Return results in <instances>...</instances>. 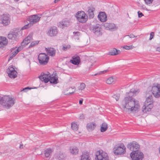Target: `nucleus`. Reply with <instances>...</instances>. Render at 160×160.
Returning a JSON list of instances; mask_svg holds the SVG:
<instances>
[{"label": "nucleus", "instance_id": "1", "mask_svg": "<svg viewBox=\"0 0 160 160\" xmlns=\"http://www.w3.org/2000/svg\"><path fill=\"white\" fill-rule=\"evenodd\" d=\"M137 92L135 90L131 89L128 93V95L125 97L122 101V105L124 109L127 108L133 113L138 112L140 108L139 102L132 97Z\"/></svg>", "mask_w": 160, "mask_h": 160}, {"label": "nucleus", "instance_id": "2", "mask_svg": "<svg viewBox=\"0 0 160 160\" xmlns=\"http://www.w3.org/2000/svg\"><path fill=\"white\" fill-rule=\"evenodd\" d=\"M40 80L42 81H44L45 83H47L48 81L50 83L56 84L58 83V77L57 76L51 75L50 73L48 72L46 73H41L40 76L39 77Z\"/></svg>", "mask_w": 160, "mask_h": 160}, {"label": "nucleus", "instance_id": "3", "mask_svg": "<svg viewBox=\"0 0 160 160\" xmlns=\"http://www.w3.org/2000/svg\"><path fill=\"white\" fill-rule=\"evenodd\" d=\"M0 103L3 107L8 109L14 104L15 100L9 96H4L0 98Z\"/></svg>", "mask_w": 160, "mask_h": 160}, {"label": "nucleus", "instance_id": "4", "mask_svg": "<svg viewBox=\"0 0 160 160\" xmlns=\"http://www.w3.org/2000/svg\"><path fill=\"white\" fill-rule=\"evenodd\" d=\"M40 18V17L38 16L37 15H34L29 16L28 19L29 23L22 27V29H26L31 27L34 24L38 22Z\"/></svg>", "mask_w": 160, "mask_h": 160}, {"label": "nucleus", "instance_id": "5", "mask_svg": "<svg viewBox=\"0 0 160 160\" xmlns=\"http://www.w3.org/2000/svg\"><path fill=\"white\" fill-rule=\"evenodd\" d=\"M75 16L78 21L81 23H85L88 20V16L84 11H78Z\"/></svg>", "mask_w": 160, "mask_h": 160}, {"label": "nucleus", "instance_id": "6", "mask_svg": "<svg viewBox=\"0 0 160 160\" xmlns=\"http://www.w3.org/2000/svg\"><path fill=\"white\" fill-rule=\"evenodd\" d=\"M126 147L122 143L119 146H116L113 148L114 153L116 155H121L126 152Z\"/></svg>", "mask_w": 160, "mask_h": 160}, {"label": "nucleus", "instance_id": "7", "mask_svg": "<svg viewBox=\"0 0 160 160\" xmlns=\"http://www.w3.org/2000/svg\"><path fill=\"white\" fill-rule=\"evenodd\" d=\"M38 59L40 64L44 65L48 63L49 57L45 53H41L38 55Z\"/></svg>", "mask_w": 160, "mask_h": 160}, {"label": "nucleus", "instance_id": "8", "mask_svg": "<svg viewBox=\"0 0 160 160\" xmlns=\"http://www.w3.org/2000/svg\"><path fill=\"white\" fill-rule=\"evenodd\" d=\"M96 156L98 160H109L107 153L102 150L97 151Z\"/></svg>", "mask_w": 160, "mask_h": 160}, {"label": "nucleus", "instance_id": "9", "mask_svg": "<svg viewBox=\"0 0 160 160\" xmlns=\"http://www.w3.org/2000/svg\"><path fill=\"white\" fill-rule=\"evenodd\" d=\"M127 148L133 153L138 151L139 145L136 142L133 141L128 144Z\"/></svg>", "mask_w": 160, "mask_h": 160}, {"label": "nucleus", "instance_id": "10", "mask_svg": "<svg viewBox=\"0 0 160 160\" xmlns=\"http://www.w3.org/2000/svg\"><path fill=\"white\" fill-rule=\"evenodd\" d=\"M130 157L132 160H142L143 158V153L139 151L130 154Z\"/></svg>", "mask_w": 160, "mask_h": 160}, {"label": "nucleus", "instance_id": "11", "mask_svg": "<svg viewBox=\"0 0 160 160\" xmlns=\"http://www.w3.org/2000/svg\"><path fill=\"white\" fill-rule=\"evenodd\" d=\"M152 91L153 96L156 98L160 97V84H153L152 87Z\"/></svg>", "mask_w": 160, "mask_h": 160}, {"label": "nucleus", "instance_id": "12", "mask_svg": "<svg viewBox=\"0 0 160 160\" xmlns=\"http://www.w3.org/2000/svg\"><path fill=\"white\" fill-rule=\"evenodd\" d=\"M10 18L8 14H3L0 19V23L4 26L8 25L10 23Z\"/></svg>", "mask_w": 160, "mask_h": 160}, {"label": "nucleus", "instance_id": "13", "mask_svg": "<svg viewBox=\"0 0 160 160\" xmlns=\"http://www.w3.org/2000/svg\"><path fill=\"white\" fill-rule=\"evenodd\" d=\"M6 72L8 76L10 78H15L17 77V72L12 66H9L7 69Z\"/></svg>", "mask_w": 160, "mask_h": 160}, {"label": "nucleus", "instance_id": "14", "mask_svg": "<svg viewBox=\"0 0 160 160\" xmlns=\"http://www.w3.org/2000/svg\"><path fill=\"white\" fill-rule=\"evenodd\" d=\"M19 34H20V31L18 32L17 31H15L14 32H12L8 34V37L9 39L16 41L18 39V36Z\"/></svg>", "mask_w": 160, "mask_h": 160}, {"label": "nucleus", "instance_id": "15", "mask_svg": "<svg viewBox=\"0 0 160 160\" xmlns=\"http://www.w3.org/2000/svg\"><path fill=\"white\" fill-rule=\"evenodd\" d=\"M90 30L92 31L94 34L97 35L99 36L101 34V28L99 25H96L90 28Z\"/></svg>", "mask_w": 160, "mask_h": 160}, {"label": "nucleus", "instance_id": "16", "mask_svg": "<svg viewBox=\"0 0 160 160\" xmlns=\"http://www.w3.org/2000/svg\"><path fill=\"white\" fill-rule=\"evenodd\" d=\"M70 25L69 21L66 19H63L62 21L60 22L58 26L60 28H63L65 27H67Z\"/></svg>", "mask_w": 160, "mask_h": 160}, {"label": "nucleus", "instance_id": "17", "mask_svg": "<svg viewBox=\"0 0 160 160\" xmlns=\"http://www.w3.org/2000/svg\"><path fill=\"white\" fill-rule=\"evenodd\" d=\"M45 50L48 55L49 56L53 57L55 56L56 52V50L52 48H45Z\"/></svg>", "mask_w": 160, "mask_h": 160}, {"label": "nucleus", "instance_id": "18", "mask_svg": "<svg viewBox=\"0 0 160 160\" xmlns=\"http://www.w3.org/2000/svg\"><path fill=\"white\" fill-rule=\"evenodd\" d=\"M152 96H149L147 98L146 101L144 102V104L146 105H149V106L150 108H148L149 109L150 108H152L153 105L152 104Z\"/></svg>", "mask_w": 160, "mask_h": 160}, {"label": "nucleus", "instance_id": "19", "mask_svg": "<svg viewBox=\"0 0 160 160\" xmlns=\"http://www.w3.org/2000/svg\"><path fill=\"white\" fill-rule=\"evenodd\" d=\"M58 33L56 27H52L50 28L48 34L51 37L55 36Z\"/></svg>", "mask_w": 160, "mask_h": 160}, {"label": "nucleus", "instance_id": "20", "mask_svg": "<svg viewBox=\"0 0 160 160\" xmlns=\"http://www.w3.org/2000/svg\"><path fill=\"white\" fill-rule=\"evenodd\" d=\"M98 18L102 22H105L107 20V16L104 12H100L98 15Z\"/></svg>", "mask_w": 160, "mask_h": 160}, {"label": "nucleus", "instance_id": "21", "mask_svg": "<svg viewBox=\"0 0 160 160\" xmlns=\"http://www.w3.org/2000/svg\"><path fill=\"white\" fill-rule=\"evenodd\" d=\"M70 62L72 64L75 65H78L80 62V58L78 56H74L72 58V59L70 60Z\"/></svg>", "mask_w": 160, "mask_h": 160}, {"label": "nucleus", "instance_id": "22", "mask_svg": "<svg viewBox=\"0 0 160 160\" xmlns=\"http://www.w3.org/2000/svg\"><path fill=\"white\" fill-rule=\"evenodd\" d=\"M104 26L107 29L110 30L114 29L115 25L112 23H105L104 24Z\"/></svg>", "mask_w": 160, "mask_h": 160}, {"label": "nucleus", "instance_id": "23", "mask_svg": "<svg viewBox=\"0 0 160 160\" xmlns=\"http://www.w3.org/2000/svg\"><path fill=\"white\" fill-rule=\"evenodd\" d=\"M8 43V40L6 38L2 37H0V46L6 45Z\"/></svg>", "mask_w": 160, "mask_h": 160}, {"label": "nucleus", "instance_id": "24", "mask_svg": "<svg viewBox=\"0 0 160 160\" xmlns=\"http://www.w3.org/2000/svg\"><path fill=\"white\" fill-rule=\"evenodd\" d=\"M95 10V8L93 7L89 8L88 11V14L90 18H92L94 16L93 11Z\"/></svg>", "mask_w": 160, "mask_h": 160}, {"label": "nucleus", "instance_id": "25", "mask_svg": "<svg viewBox=\"0 0 160 160\" xmlns=\"http://www.w3.org/2000/svg\"><path fill=\"white\" fill-rule=\"evenodd\" d=\"M70 152L74 155H76L78 153V150L76 147H71L70 148Z\"/></svg>", "mask_w": 160, "mask_h": 160}, {"label": "nucleus", "instance_id": "26", "mask_svg": "<svg viewBox=\"0 0 160 160\" xmlns=\"http://www.w3.org/2000/svg\"><path fill=\"white\" fill-rule=\"evenodd\" d=\"M149 105H146L144 104V106L142 107V111L144 113H146L147 112L150 111L151 110V109L152 108H150L149 109L148 108H150L149 106Z\"/></svg>", "mask_w": 160, "mask_h": 160}, {"label": "nucleus", "instance_id": "27", "mask_svg": "<svg viewBox=\"0 0 160 160\" xmlns=\"http://www.w3.org/2000/svg\"><path fill=\"white\" fill-rule=\"evenodd\" d=\"M96 127L95 124L93 122L88 123L87 125V128L88 130H93Z\"/></svg>", "mask_w": 160, "mask_h": 160}, {"label": "nucleus", "instance_id": "28", "mask_svg": "<svg viewBox=\"0 0 160 160\" xmlns=\"http://www.w3.org/2000/svg\"><path fill=\"white\" fill-rule=\"evenodd\" d=\"M56 157L58 160H63L65 158L66 156L62 153L60 152L57 155Z\"/></svg>", "mask_w": 160, "mask_h": 160}, {"label": "nucleus", "instance_id": "29", "mask_svg": "<svg viewBox=\"0 0 160 160\" xmlns=\"http://www.w3.org/2000/svg\"><path fill=\"white\" fill-rule=\"evenodd\" d=\"M108 126L107 124L105 122L103 123L101 127V131L103 132L105 131L108 129Z\"/></svg>", "mask_w": 160, "mask_h": 160}, {"label": "nucleus", "instance_id": "30", "mask_svg": "<svg viewBox=\"0 0 160 160\" xmlns=\"http://www.w3.org/2000/svg\"><path fill=\"white\" fill-rule=\"evenodd\" d=\"M52 152L51 149L48 148L45 151L44 154L46 158H48Z\"/></svg>", "mask_w": 160, "mask_h": 160}, {"label": "nucleus", "instance_id": "31", "mask_svg": "<svg viewBox=\"0 0 160 160\" xmlns=\"http://www.w3.org/2000/svg\"><path fill=\"white\" fill-rule=\"evenodd\" d=\"M115 81V78L113 77H110L108 78L106 80V82L108 84L114 83Z\"/></svg>", "mask_w": 160, "mask_h": 160}, {"label": "nucleus", "instance_id": "32", "mask_svg": "<svg viewBox=\"0 0 160 160\" xmlns=\"http://www.w3.org/2000/svg\"><path fill=\"white\" fill-rule=\"evenodd\" d=\"M88 153H84L82 155L81 158V160H91L89 158Z\"/></svg>", "mask_w": 160, "mask_h": 160}, {"label": "nucleus", "instance_id": "33", "mask_svg": "<svg viewBox=\"0 0 160 160\" xmlns=\"http://www.w3.org/2000/svg\"><path fill=\"white\" fill-rule=\"evenodd\" d=\"M118 52H120V51L117 50L116 48H113L112 50H111L109 52V54L111 55H116L118 54Z\"/></svg>", "mask_w": 160, "mask_h": 160}, {"label": "nucleus", "instance_id": "34", "mask_svg": "<svg viewBox=\"0 0 160 160\" xmlns=\"http://www.w3.org/2000/svg\"><path fill=\"white\" fill-rule=\"evenodd\" d=\"M71 128L74 131H77L78 129V126L75 122H72L71 124Z\"/></svg>", "mask_w": 160, "mask_h": 160}, {"label": "nucleus", "instance_id": "35", "mask_svg": "<svg viewBox=\"0 0 160 160\" xmlns=\"http://www.w3.org/2000/svg\"><path fill=\"white\" fill-rule=\"evenodd\" d=\"M32 39V34H29L27 38H25V41H28V42H30L31 40Z\"/></svg>", "mask_w": 160, "mask_h": 160}, {"label": "nucleus", "instance_id": "36", "mask_svg": "<svg viewBox=\"0 0 160 160\" xmlns=\"http://www.w3.org/2000/svg\"><path fill=\"white\" fill-rule=\"evenodd\" d=\"M86 87L85 84L83 83H82L80 84V85L78 87V89L80 90H83Z\"/></svg>", "mask_w": 160, "mask_h": 160}, {"label": "nucleus", "instance_id": "37", "mask_svg": "<svg viewBox=\"0 0 160 160\" xmlns=\"http://www.w3.org/2000/svg\"><path fill=\"white\" fill-rule=\"evenodd\" d=\"M39 42L38 41H36L33 42H32L30 44V45L29 46V48H30L31 47L34 46L38 44Z\"/></svg>", "mask_w": 160, "mask_h": 160}, {"label": "nucleus", "instance_id": "38", "mask_svg": "<svg viewBox=\"0 0 160 160\" xmlns=\"http://www.w3.org/2000/svg\"><path fill=\"white\" fill-rule=\"evenodd\" d=\"M30 43L28 41H25V38L21 43V45L22 46H25L27 45L28 43Z\"/></svg>", "mask_w": 160, "mask_h": 160}, {"label": "nucleus", "instance_id": "39", "mask_svg": "<svg viewBox=\"0 0 160 160\" xmlns=\"http://www.w3.org/2000/svg\"><path fill=\"white\" fill-rule=\"evenodd\" d=\"M70 46L69 45H63L62 49L64 51H66L68 49L70 48Z\"/></svg>", "mask_w": 160, "mask_h": 160}, {"label": "nucleus", "instance_id": "40", "mask_svg": "<svg viewBox=\"0 0 160 160\" xmlns=\"http://www.w3.org/2000/svg\"><path fill=\"white\" fill-rule=\"evenodd\" d=\"M133 46L132 45H130L129 46H126L123 47V48L126 50H129L133 48Z\"/></svg>", "mask_w": 160, "mask_h": 160}, {"label": "nucleus", "instance_id": "41", "mask_svg": "<svg viewBox=\"0 0 160 160\" xmlns=\"http://www.w3.org/2000/svg\"><path fill=\"white\" fill-rule=\"evenodd\" d=\"M18 52L16 50L13 52L11 54V57L13 58L18 53Z\"/></svg>", "mask_w": 160, "mask_h": 160}, {"label": "nucleus", "instance_id": "42", "mask_svg": "<svg viewBox=\"0 0 160 160\" xmlns=\"http://www.w3.org/2000/svg\"><path fill=\"white\" fill-rule=\"evenodd\" d=\"M120 96L119 94L114 95L112 97L115 98L117 101H118L119 99Z\"/></svg>", "mask_w": 160, "mask_h": 160}, {"label": "nucleus", "instance_id": "43", "mask_svg": "<svg viewBox=\"0 0 160 160\" xmlns=\"http://www.w3.org/2000/svg\"><path fill=\"white\" fill-rule=\"evenodd\" d=\"M154 32H152L150 34V37L149 38V40H151L154 37Z\"/></svg>", "mask_w": 160, "mask_h": 160}, {"label": "nucleus", "instance_id": "44", "mask_svg": "<svg viewBox=\"0 0 160 160\" xmlns=\"http://www.w3.org/2000/svg\"><path fill=\"white\" fill-rule=\"evenodd\" d=\"M146 3L147 4L152 3L153 0H144Z\"/></svg>", "mask_w": 160, "mask_h": 160}, {"label": "nucleus", "instance_id": "45", "mask_svg": "<svg viewBox=\"0 0 160 160\" xmlns=\"http://www.w3.org/2000/svg\"><path fill=\"white\" fill-rule=\"evenodd\" d=\"M32 88H30L29 87H27L26 88H23L22 91H24V92H26V90L28 89V90H30Z\"/></svg>", "mask_w": 160, "mask_h": 160}, {"label": "nucleus", "instance_id": "46", "mask_svg": "<svg viewBox=\"0 0 160 160\" xmlns=\"http://www.w3.org/2000/svg\"><path fill=\"white\" fill-rule=\"evenodd\" d=\"M73 33L75 36H79L80 35V32H74Z\"/></svg>", "mask_w": 160, "mask_h": 160}, {"label": "nucleus", "instance_id": "47", "mask_svg": "<svg viewBox=\"0 0 160 160\" xmlns=\"http://www.w3.org/2000/svg\"><path fill=\"white\" fill-rule=\"evenodd\" d=\"M138 16L139 18H141L143 16V14L142 13L140 12V11L138 12Z\"/></svg>", "mask_w": 160, "mask_h": 160}, {"label": "nucleus", "instance_id": "48", "mask_svg": "<svg viewBox=\"0 0 160 160\" xmlns=\"http://www.w3.org/2000/svg\"><path fill=\"white\" fill-rule=\"evenodd\" d=\"M79 118L80 119H83L84 118V114H81L79 117Z\"/></svg>", "mask_w": 160, "mask_h": 160}, {"label": "nucleus", "instance_id": "49", "mask_svg": "<svg viewBox=\"0 0 160 160\" xmlns=\"http://www.w3.org/2000/svg\"><path fill=\"white\" fill-rule=\"evenodd\" d=\"M128 36H129L130 38H133L135 37L134 35L133 34H131L129 35H128Z\"/></svg>", "mask_w": 160, "mask_h": 160}, {"label": "nucleus", "instance_id": "50", "mask_svg": "<svg viewBox=\"0 0 160 160\" xmlns=\"http://www.w3.org/2000/svg\"><path fill=\"white\" fill-rule=\"evenodd\" d=\"M142 9H143L146 10H147V11H148V10L146 8V7L145 6H144L143 5V6H142Z\"/></svg>", "mask_w": 160, "mask_h": 160}, {"label": "nucleus", "instance_id": "51", "mask_svg": "<svg viewBox=\"0 0 160 160\" xmlns=\"http://www.w3.org/2000/svg\"><path fill=\"white\" fill-rule=\"evenodd\" d=\"M83 102V99H82L79 101V103L81 105L82 104Z\"/></svg>", "mask_w": 160, "mask_h": 160}, {"label": "nucleus", "instance_id": "52", "mask_svg": "<svg viewBox=\"0 0 160 160\" xmlns=\"http://www.w3.org/2000/svg\"><path fill=\"white\" fill-rule=\"evenodd\" d=\"M21 47L18 48L16 50L18 52L21 50Z\"/></svg>", "mask_w": 160, "mask_h": 160}, {"label": "nucleus", "instance_id": "53", "mask_svg": "<svg viewBox=\"0 0 160 160\" xmlns=\"http://www.w3.org/2000/svg\"><path fill=\"white\" fill-rule=\"evenodd\" d=\"M23 145L22 144H20V146H19V148L20 149L22 148H23Z\"/></svg>", "mask_w": 160, "mask_h": 160}, {"label": "nucleus", "instance_id": "54", "mask_svg": "<svg viewBox=\"0 0 160 160\" xmlns=\"http://www.w3.org/2000/svg\"><path fill=\"white\" fill-rule=\"evenodd\" d=\"M157 51L160 52V47L157 48Z\"/></svg>", "mask_w": 160, "mask_h": 160}, {"label": "nucleus", "instance_id": "55", "mask_svg": "<svg viewBox=\"0 0 160 160\" xmlns=\"http://www.w3.org/2000/svg\"><path fill=\"white\" fill-rule=\"evenodd\" d=\"M74 92H69V93H68L67 94H66V95H71L72 93H73Z\"/></svg>", "mask_w": 160, "mask_h": 160}, {"label": "nucleus", "instance_id": "56", "mask_svg": "<svg viewBox=\"0 0 160 160\" xmlns=\"http://www.w3.org/2000/svg\"><path fill=\"white\" fill-rule=\"evenodd\" d=\"M108 70H106L102 71V72L103 73H104L105 72H106L107 71H108Z\"/></svg>", "mask_w": 160, "mask_h": 160}, {"label": "nucleus", "instance_id": "57", "mask_svg": "<svg viewBox=\"0 0 160 160\" xmlns=\"http://www.w3.org/2000/svg\"><path fill=\"white\" fill-rule=\"evenodd\" d=\"M60 0H54V2L55 3H57Z\"/></svg>", "mask_w": 160, "mask_h": 160}, {"label": "nucleus", "instance_id": "58", "mask_svg": "<svg viewBox=\"0 0 160 160\" xmlns=\"http://www.w3.org/2000/svg\"><path fill=\"white\" fill-rule=\"evenodd\" d=\"M15 1H19V0H14Z\"/></svg>", "mask_w": 160, "mask_h": 160}, {"label": "nucleus", "instance_id": "59", "mask_svg": "<svg viewBox=\"0 0 160 160\" xmlns=\"http://www.w3.org/2000/svg\"><path fill=\"white\" fill-rule=\"evenodd\" d=\"M159 153L160 154V147L159 148Z\"/></svg>", "mask_w": 160, "mask_h": 160}, {"label": "nucleus", "instance_id": "60", "mask_svg": "<svg viewBox=\"0 0 160 160\" xmlns=\"http://www.w3.org/2000/svg\"><path fill=\"white\" fill-rule=\"evenodd\" d=\"M2 154V153L1 152H0V155H1Z\"/></svg>", "mask_w": 160, "mask_h": 160}]
</instances>
